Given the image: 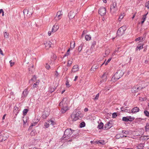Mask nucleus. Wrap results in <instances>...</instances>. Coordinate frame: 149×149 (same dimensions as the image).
I'll return each instance as SVG.
<instances>
[{"instance_id": "obj_16", "label": "nucleus", "mask_w": 149, "mask_h": 149, "mask_svg": "<svg viewBox=\"0 0 149 149\" xmlns=\"http://www.w3.org/2000/svg\"><path fill=\"white\" fill-rule=\"evenodd\" d=\"M62 109H61V112L62 113H65L67 110L68 109V108L67 107H61Z\"/></svg>"}, {"instance_id": "obj_34", "label": "nucleus", "mask_w": 149, "mask_h": 149, "mask_svg": "<svg viewBox=\"0 0 149 149\" xmlns=\"http://www.w3.org/2000/svg\"><path fill=\"white\" fill-rule=\"evenodd\" d=\"M4 37L5 38H8L9 37V34L7 33L6 31L4 33Z\"/></svg>"}, {"instance_id": "obj_43", "label": "nucleus", "mask_w": 149, "mask_h": 149, "mask_svg": "<svg viewBox=\"0 0 149 149\" xmlns=\"http://www.w3.org/2000/svg\"><path fill=\"white\" fill-rule=\"evenodd\" d=\"M72 60H69L68 63V65L70 66L72 64Z\"/></svg>"}, {"instance_id": "obj_17", "label": "nucleus", "mask_w": 149, "mask_h": 149, "mask_svg": "<svg viewBox=\"0 0 149 149\" xmlns=\"http://www.w3.org/2000/svg\"><path fill=\"white\" fill-rule=\"evenodd\" d=\"M78 66L77 65H75L73 66V67L72 69V71L74 72H75L76 71H78Z\"/></svg>"}, {"instance_id": "obj_41", "label": "nucleus", "mask_w": 149, "mask_h": 149, "mask_svg": "<svg viewBox=\"0 0 149 149\" xmlns=\"http://www.w3.org/2000/svg\"><path fill=\"white\" fill-rule=\"evenodd\" d=\"M47 121H49L51 122V123H49V125H54L55 124V122L53 121L51 119V120H48Z\"/></svg>"}, {"instance_id": "obj_32", "label": "nucleus", "mask_w": 149, "mask_h": 149, "mask_svg": "<svg viewBox=\"0 0 149 149\" xmlns=\"http://www.w3.org/2000/svg\"><path fill=\"white\" fill-rule=\"evenodd\" d=\"M69 131H65L64 132V135L65 136H67L68 137H70V135L69 134Z\"/></svg>"}, {"instance_id": "obj_30", "label": "nucleus", "mask_w": 149, "mask_h": 149, "mask_svg": "<svg viewBox=\"0 0 149 149\" xmlns=\"http://www.w3.org/2000/svg\"><path fill=\"white\" fill-rule=\"evenodd\" d=\"M98 66L97 65H94L92 66V67L91 70V71L94 70V69H96L98 68Z\"/></svg>"}, {"instance_id": "obj_1", "label": "nucleus", "mask_w": 149, "mask_h": 149, "mask_svg": "<svg viewBox=\"0 0 149 149\" xmlns=\"http://www.w3.org/2000/svg\"><path fill=\"white\" fill-rule=\"evenodd\" d=\"M81 114V112L79 111L77 112L76 111H74L71 115L70 117L69 118L70 122L75 121L80 118V115Z\"/></svg>"}, {"instance_id": "obj_50", "label": "nucleus", "mask_w": 149, "mask_h": 149, "mask_svg": "<svg viewBox=\"0 0 149 149\" xmlns=\"http://www.w3.org/2000/svg\"><path fill=\"white\" fill-rule=\"evenodd\" d=\"M73 45H71L72 43H70V47L72 48H74L75 47V42H73Z\"/></svg>"}, {"instance_id": "obj_24", "label": "nucleus", "mask_w": 149, "mask_h": 149, "mask_svg": "<svg viewBox=\"0 0 149 149\" xmlns=\"http://www.w3.org/2000/svg\"><path fill=\"white\" fill-rule=\"evenodd\" d=\"M91 36L87 35L85 36V39L87 41H89L91 40Z\"/></svg>"}, {"instance_id": "obj_7", "label": "nucleus", "mask_w": 149, "mask_h": 149, "mask_svg": "<svg viewBox=\"0 0 149 149\" xmlns=\"http://www.w3.org/2000/svg\"><path fill=\"white\" fill-rule=\"evenodd\" d=\"M112 126V124L109 122L107 123L104 127L103 129L104 130H108Z\"/></svg>"}, {"instance_id": "obj_4", "label": "nucleus", "mask_w": 149, "mask_h": 149, "mask_svg": "<svg viewBox=\"0 0 149 149\" xmlns=\"http://www.w3.org/2000/svg\"><path fill=\"white\" fill-rule=\"evenodd\" d=\"M50 113V109L48 108H45L43 112L42 117L44 119L46 118L49 114Z\"/></svg>"}, {"instance_id": "obj_26", "label": "nucleus", "mask_w": 149, "mask_h": 149, "mask_svg": "<svg viewBox=\"0 0 149 149\" xmlns=\"http://www.w3.org/2000/svg\"><path fill=\"white\" fill-rule=\"evenodd\" d=\"M118 79H116V77L114 75L111 78V81L113 82H115Z\"/></svg>"}, {"instance_id": "obj_18", "label": "nucleus", "mask_w": 149, "mask_h": 149, "mask_svg": "<svg viewBox=\"0 0 149 149\" xmlns=\"http://www.w3.org/2000/svg\"><path fill=\"white\" fill-rule=\"evenodd\" d=\"M144 144L143 143H140L137 146L136 148V149L139 148H143L144 147Z\"/></svg>"}, {"instance_id": "obj_22", "label": "nucleus", "mask_w": 149, "mask_h": 149, "mask_svg": "<svg viewBox=\"0 0 149 149\" xmlns=\"http://www.w3.org/2000/svg\"><path fill=\"white\" fill-rule=\"evenodd\" d=\"M104 124L102 122L100 123L98 125L97 127L100 129H103L104 127Z\"/></svg>"}, {"instance_id": "obj_56", "label": "nucleus", "mask_w": 149, "mask_h": 149, "mask_svg": "<svg viewBox=\"0 0 149 149\" xmlns=\"http://www.w3.org/2000/svg\"><path fill=\"white\" fill-rule=\"evenodd\" d=\"M70 54V53H68L67 52L64 55L63 57L66 56H68Z\"/></svg>"}, {"instance_id": "obj_42", "label": "nucleus", "mask_w": 149, "mask_h": 149, "mask_svg": "<svg viewBox=\"0 0 149 149\" xmlns=\"http://www.w3.org/2000/svg\"><path fill=\"white\" fill-rule=\"evenodd\" d=\"M145 6L149 9V1L146 3Z\"/></svg>"}, {"instance_id": "obj_44", "label": "nucleus", "mask_w": 149, "mask_h": 149, "mask_svg": "<svg viewBox=\"0 0 149 149\" xmlns=\"http://www.w3.org/2000/svg\"><path fill=\"white\" fill-rule=\"evenodd\" d=\"M9 63L10 64L11 67L13 66L15 64V62H13L11 60L9 61Z\"/></svg>"}, {"instance_id": "obj_25", "label": "nucleus", "mask_w": 149, "mask_h": 149, "mask_svg": "<svg viewBox=\"0 0 149 149\" xmlns=\"http://www.w3.org/2000/svg\"><path fill=\"white\" fill-rule=\"evenodd\" d=\"M124 16V13H122L119 16L118 18V20L119 21H120L123 18Z\"/></svg>"}, {"instance_id": "obj_35", "label": "nucleus", "mask_w": 149, "mask_h": 149, "mask_svg": "<svg viewBox=\"0 0 149 149\" xmlns=\"http://www.w3.org/2000/svg\"><path fill=\"white\" fill-rule=\"evenodd\" d=\"M28 111V110L27 109H24L23 111L24 115V116L26 115Z\"/></svg>"}, {"instance_id": "obj_13", "label": "nucleus", "mask_w": 149, "mask_h": 149, "mask_svg": "<svg viewBox=\"0 0 149 149\" xmlns=\"http://www.w3.org/2000/svg\"><path fill=\"white\" fill-rule=\"evenodd\" d=\"M122 133L123 134H120V136L121 137H127V134H129V131H122Z\"/></svg>"}, {"instance_id": "obj_5", "label": "nucleus", "mask_w": 149, "mask_h": 149, "mask_svg": "<svg viewBox=\"0 0 149 149\" xmlns=\"http://www.w3.org/2000/svg\"><path fill=\"white\" fill-rule=\"evenodd\" d=\"M67 98H64L62 101L60 103L59 106L61 107H67Z\"/></svg>"}, {"instance_id": "obj_49", "label": "nucleus", "mask_w": 149, "mask_h": 149, "mask_svg": "<svg viewBox=\"0 0 149 149\" xmlns=\"http://www.w3.org/2000/svg\"><path fill=\"white\" fill-rule=\"evenodd\" d=\"M117 113H113L112 114V117L113 118H115L117 116Z\"/></svg>"}, {"instance_id": "obj_52", "label": "nucleus", "mask_w": 149, "mask_h": 149, "mask_svg": "<svg viewBox=\"0 0 149 149\" xmlns=\"http://www.w3.org/2000/svg\"><path fill=\"white\" fill-rule=\"evenodd\" d=\"M62 15V14L61 13V12L60 11H58L57 14L56 15Z\"/></svg>"}, {"instance_id": "obj_12", "label": "nucleus", "mask_w": 149, "mask_h": 149, "mask_svg": "<svg viewBox=\"0 0 149 149\" xmlns=\"http://www.w3.org/2000/svg\"><path fill=\"white\" fill-rule=\"evenodd\" d=\"M58 26L57 25H56L55 24L53 26L52 28V32L53 33L55 32L58 30Z\"/></svg>"}, {"instance_id": "obj_28", "label": "nucleus", "mask_w": 149, "mask_h": 149, "mask_svg": "<svg viewBox=\"0 0 149 149\" xmlns=\"http://www.w3.org/2000/svg\"><path fill=\"white\" fill-rule=\"evenodd\" d=\"M122 119H123V121H126V122H127L128 121H131L130 120V119L129 118H128L127 117H123V118Z\"/></svg>"}, {"instance_id": "obj_27", "label": "nucleus", "mask_w": 149, "mask_h": 149, "mask_svg": "<svg viewBox=\"0 0 149 149\" xmlns=\"http://www.w3.org/2000/svg\"><path fill=\"white\" fill-rule=\"evenodd\" d=\"M62 15H56L55 18L56 20H58L59 19H60L62 16Z\"/></svg>"}, {"instance_id": "obj_38", "label": "nucleus", "mask_w": 149, "mask_h": 149, "mask_svg": "<svg viewBox=\"0 0 149 149\" xmlns=\"http://www.w3.org/2000/svg\"><path fill=\"white\" fill-rule=\"evenodd\" d=\"M83 45V44H82L78 48V51L79 52H80L81 50Z\"/></svg>"}, {"instance_id": "obj_53", "label": "nucleus", "mask_w": 149, "mask_h": 149, "mask_svg": "<svg viewBox=\"0 0 149 149\" xmlns=\"http://www.w3.org/2000/svg\"><path fill=\"white\" fill-rule=\"evenodd\" d=\"M37 124V123L36 122H35V123H32V125H31V126H30L29 127V129L30 130L31 129V128L33 126H34V125H35L36 124Z\"/></svg>"}, {"instance_id": "obj_63", "label": "nucleus", "mask_w": 149, "mask_h": 149, "mask_svg": "<svg viewBox=\"0 0 149 149\" xmlns=\"http://www.w3.org/2000/svg\"><path fill=\"white\" fill-rule=\"evenodd\" d=\"M36 79V77L34 76L33 77L32 79H31V80L34 81V80H35Z\"/></svg>"}, {"instance_id": "obj_46", "label": "nucleus", "mask_w": 149, "mask_h": 149, "mask_svg": "<svg viewBox=\"0 0 149 149\" xmlns=\"http://www.w3.org/2000/svg\"><path fill=\"white\" fill-rule=\"evenodd\" d=\"M45 67L47 69L49 70V69L50 67L49 65L47 63H46L45 65Z\"/></svg>"}, {"instance_id": "obj_36", "label": "nucleus", "mask_w": 149, "mask_h": 149, "mask_svg": "<svg viewBox=\"0 0 149 149\" xmlns=\"http://www.w3.org/2000/svg\"><path fill=\"white\" fill-rule=\"evenodd\" d=\"M29 10L27 9H25L23 11V13L24 14H27L28 15L29 13Z\"/></svg>"}, {"instance_id": "obj_8", "label": "nucleus", "mask_w": 149, "mask_h": 149, "mask_svg": "<svg viewBox=\"0 0 149 149\" xmlns=\"http://www.w3.org/2000/svg\"><path fill=\"white\" fill-rule=\"evenodd\" d=\"M106 10L105 8L104 7H101L99 10V13L101 16L104 15L106 13Z\"/></svg>"}, {"instance_id": "obj_54", "label": "nucleus", "mask_w": 149, "mask_h": 149, "mask_svg": "<svg viewBox=\"0 0 149 149\" xmlns=\"http://www.w3.org/2000/svg\"><path fill=\"white\" fill-rule=\"evenodd\" d=\"M109 53V50H107L105 52V55H106L105 56H107Z\"/></svg>"}, {"instance_id": "obj_58", "label": "nucleus", "mask_w": 149, "mask_h": 149, "mask_svg": "<svg viewBox=\"0 0 149 149\" xmlns=\"http://www.w3.org/2000/svg\"><path fill=\"white\" fill-rule=\"evenodd\" d=\"M111 86H109V87H107V88H106L105 90L106 91H108L109 90V89L111 88Z\"/></svg>"}, {"instance_id": "obj_11", "label": "nucleus", "mask_w": 149, "mask_h": 149, "mask_svg": "<svg viewBox=\"0 0 149 149\" xmlns=\"http://www.w3.org/2000/svg\"><path fill=\"white\" fill-rule=\"evenodd\" d=\"M76 13L74 11H71L68 14V17L70 19H72L74 17Z\"/></svg>"}, {"instance_id": "obj_23", "label": "nucleus", "mask_w": 149, "mask_h": 149, "mask_svg": "<svg viewBox=\"0 0 149 149\" xmlns=\"http://www.w3.org/2000/svg\"><path fill=\"white\" fill-rule=\"evenodd\" d=\"M148 14V13L146 14H144L143 15V17L142 18V21H141V23L142 24H143L145 21L146 18V15Z\"/></svg>"}, {"instance_id": "obj_31", "label": "nucleus", "mask_w": 149, "mask_h": 149, "mask_svg": "<svg viewBox=\"0 0 149 149\" xmlns=\"http://www.w3.org/2000/svg\"><path fill=\"white\" fill-rule=\"evenodd\" d=\"M49 123H51L49 121H47L45 123V126L46 128L48 127L49 126Z\"/></svg>"}, {"instance_id": "obj_51", "label": "nucleus", "mask_w": 149, "mask_h": 149, "mask_svg": "<svg viewBox=\"0 0 149 149\" xmlns=\"http://www.w3.org/2000/svg\"><path fill=\"white\" fill-rule=\"evenodd\" d=\"M23 120L24 122V124H25L26 123V122H27V119H26V118H23Z\"/></svg>"}, {"instance_id": "obj_39", "label": "nucleus", "mask_w": 149, "mask_h": 149, "mask_svg": "<svg viewBox=\"0 0 149 149\" xmlns=\"http://www.w3.org/2000/svg\"><path fill=\"white\" fill-rule=\"evenodd\" d=\"M144 113L146 116L147 117H149V112L146 110L144 111Z\"/></svg>"}, {"instance_id": "obj_59", "label": "nucleus", "mask_w": 149, "mask_h": 149, "mask_svg": "<svg viewBox=\"0 0 149 149\" xmlns=\"http://www.w3.org/2000/svg\"><path fill=\"white\" fill-rule=\"evenodd\" d=\"M0 53L2 56L4 55V54L3 53V51L1 49H0Z\"/></svg>"}, {"instance_id": "obj_21", "label": "nucleus", "mask_w": 149, "mask_h": 149, "mask_svg": "<svg viewBox=\"0 0 149 149\" xmlns=\"http://www.w3.org/2000/svg\"><path fill=\"white\" fill-rule=\"evenodd\" d=\"M28 92L26 89H25L23 91L22 93V96L26 97L28 94Z\"/></svg>"}, {"instance_id": "obj_48", "label": "nucleus", "mask_w": 149, "mask_h": 149, "mask_svg": "<svg viewBox=\"0 0 149 149\" xmlns=\"http://www.w3.org/2000/svg\"><path fill=\"white\" fill-rule=\"evenodd\" d=\"M99 93L97 94L95 97L94 98V100H97L98 99L99 97Z\"/></svg>"}, {"instance_id": "obj_64", "label": "nucleus", "mask_w": 149, "mask_h": 149, "mask_svg": "<svg viewBox=\"0 0 149 149\" xmlns=\"http://www.w3.org/2000/svg\"><path fill=\"white\" fill-rule=\"evenodd\" d=\"M35 131H31V135H34V132Z\"/></svg>"}, {"instance_id": "obj_6", "label": "nucleus", "mask_w": 149, "mask_h": 149, "mask_svg": "<svg viewBox=\"0 0 149 149\" xmlns=\"http://www.w3.org/2000/svg\"><path fill=\"white\" fill-rule=\"evenodd\" d=\"M123 72H122L121 71H119L116 72L114 75L116 77V79L118 80L123 75Z\"/></svg>"}, {"instance_id": "obj_57", "label": "nucleus", "mask_w": 149, "mask_h": 149, "mask_svg": "<svg viewBox=\"0 0 149 149\" xmlns=\"http://www.w3.org/2000/svg\"><path fill=\"white\" fill-rule=\"evenodd\" d=\"M55 90V89L53 88L52 89V88H50L49 90V91L50 93H52Z\"/></svg>"}, {"instance_id": "obj_14", "label": "nucleus", "mask_w": 149, "mask_h": 149, "mask_svg": "<svg viewBox=\"0 0 149 149\" xmlns=\"http://www.w3.org/2000/svg\"><path fill=\"white\" fill-rule=\"evenodd\" d=\"M139 109L138 107H136L132 109L131 112L133 113H136L139 111Z\"/></svg>"}, {"instance_id": "obj_3", "label": "nucleus", "mask_w": 149, "mask_h": 149, "mask_svg": "<svg viewBox=\"0 0 149 149\" xmlns=\"http://www.w3.org/2000/svg\"><path fill=\"white\" fill-rule=\"evenodd\" d=\"M126 30V28L125 26H123L120 27L117 31V35L119 36H121L124 34Z\"/></svg>"}, {"instance_id": "obj_45", "label": "nucleus", "mask_w": 149, "mask_h": 149, "mask_svg": "<svg viewBox=\"0 0 149 149\" xmlns=\"http://www.w3.org/2000/svg\"><path fill=\"white\" fill-rule=\"evenodd\" d=\"M65 84L67 87H69L70 86V85L69 84V81L68 80L66 81Z\"/></svg>"}, {"instance_id": "obj_15", "label": "nucleus", "mask_w": 149, "mask_h": 149, "mask_svg": "<svg viewBox=\"0 0 149 149\" xmlns=\"http://www.w3.org/2000/svg\"><path fill=\"white\" fill-rule=\"evenodd\" d=\"M94 142L96 144L100 143L101 145H104L105 144V141L103 140H100L98 141H95Z\"/></svg>"}, {"instance_id": "obj_40", "label": "nucleus", "mask_w": 149, "mask_h": 149, "mask_svg": "<svg viewBox=\"0 0 149 149\" xmlns=\"http://www.w3.org/2000/svg\"><path fill=\"white\" fill-rule=\"evenodd\" d=\"M8 137V136L7 135L6 136H4L3 138L2 139L1 141H4L6 140L7 138Z\"/></svg>"}, {"instance_id": "obj_29", "label": "nucleus", "mask_w": 149, "mask_h": 149, "mask_svg": "<svg viewBox=\"0 0 149 149\" xmlns=\"http://www.w3.org/2000/svg\"><path fill=\"white\" fill-rule=\"evenodd\" d=\"M86 125L85 123L84 122H83L81 123L79 125V127L80 128H82L85 126Z\"/></svg>"}, {"instance_id": "obj_9", "label": "nucleus", "mask_w": 149, "mask_h": 149, "mask_svg": "<svg viewBox=\"0 0 149 149\" xmlns=\"http://www.w3.org/2000/svg\"><path fill=\"white\" fill-rule=\"evenodd\" d=\"M52 44V43L51 42L48 40L45 41L44 43L45 47L46 49H48L50 47H51Z\"/></svg>"}, {"instance_id": "obj_62", "label": "nucleus", "mask_w": 149, "mask_h": 149, "mask_svg": "<svg viewBox=\"0 0 149 149\" xmlns=\"http://www.w3.org/2000/svg\"><path fill=\"white\" fill-rule=\"evenodd\" d=\"M137 92L141 90L142 89L141 87H137Z\"/></svg>"}, {"instance_id": "obj_19", "label": "nucleus", "mask_w": 149, "mask_h": 149, "mask_svg": "<svg viewBox=\"0 0 149 149\" xmlns=\"http://www.w3.org/2000/svg\"><path fill=\"white\" fill-rule=\"evenodd\" d=\"M137 86H134L132 89L131 91L133 93H136L137 92Z\"/></svg>"}, {"instance_id": "obj_10", "label": "nucleus", "mask_w": 149, "mask_h": 149, "mask_svg": "<svg viewBox=\"0 0 149 149\" xmlns=\"http://www.w3.org/2000/svg\"><path fill=\"white\" fill-rule=\"evenodd\" d=\"M107 74L106 73H104L102 76V80L100 82H103L106 81L107 80Z\"/></svg>"}, {"instance_id": "obj_61", "label": "nucleus", "mask_w": 149, "mask_h": 149, "mask_svg": "<svg viewBox=\"0 0 149 149\" xmlns=\"http://www.w3.org/2000/svg\"><path fill=\"white\" fill-rule=\"evenodd\" d=\"M38 83V82H36V83H35V84H33V86L34 87H35L37 85Z\"/></svg>"}, {"instance_id": "obj_33", "label": "nucleus", "mask_w": 149, "mask_h": 149, "mask_svg": "<svg viewBox=\"0 0 149 149\" xmlns=\"http://www.w3.org/2000/svg\"><path fill=\"white\" fill-rule=\"evenodd\" d=\"M111 58H109L106 63H105V62H104L101 65H102L104 64H105V65H107L108 63L110 62L111 60Z\"/></svg>"}, {"instance_id": "obj_47", "label": "nucleus", "mask_w": 149, "mask_h": 149, "mask_svg": "<svg viewBox=\"0 0 149 149\" xmlns=\"http://www.w3.org/2000/svg\"><path fill=\"white\" fill-rule=\"evenodd\" d=\"M146 130L149 129V123H147L145 127Z\"/></svg>"}, {"instance_id": "obj_20", "label": "nucleus", "mask_w": 149, "mask_h": 149, "mask_svg": "<svg viewBox=\"0 0 149 149\" xmlns=\"http://www.w3.org/2000/svg\"><path fill=\"white\" fill-rule=\"evenodd\" d=\"M123 107L120 108L121 110V111H124V112H128L129 113H132L131 111L130 110L127 109H125H125H123Z\"/></svg>"}, {"instance_id": "obj_2", "label": "nucleus", "mask_w": 149, "mask_h": 149, "mask_svg": "<svg viewBox=\"0 0 149 149\" xmlns=\"http://www.w3.org/2000/svg\"><path fill=\"white\" fill-rule=\"evenodd\" d=\"M110 12L112 13H115L118 10V8L117 6L116 2L113 3L110 6Z\"/></svg>"}, {"instance_id": "obj_55", "label": "nucleus", "mask_w": 149, "mask_h": 149, "mask_svg": "<svg viewBox=\"0 0 149 149\" xmlns=\"http://www.w3.org/2000/svg\"><path fill=\"white\" fill-rule=\"evenodd\" d=\"M59 75V74L57 71L55 72V75L56 77H57Z\"/></svg>"}, {"instance_id": "obj_37", "label": "nucleus", "mask_w": 149, "mask_h": 149, "mask_svg": "<svg viewBox=\"0 0 149 149\" xmlns=\"http://www.w3.org/2000/svg\"><path fill=\"white\" fill-rule=\"evenodd\" d=\"M143 45H140V46H138L136 47V50L137 51L138 49H142L143 48Z\"/></svg>"}, {"instance_id": "obj_60", "label": "nucleus", "mask_w": 149, "mask_h": 149, "mask_svg": "<svg viewBox=\"0 0 149 149\" xmlns=\"http://www.w3.org/2000/svg\"><path fill=\"white\" fill-rule=\"evenodd\" d=\"M141 39V37H138L135 39V41H137L139 40H140Z\"/></svg>"}]
</instances>
